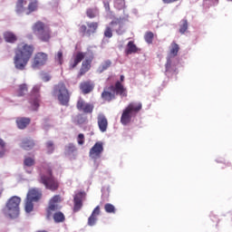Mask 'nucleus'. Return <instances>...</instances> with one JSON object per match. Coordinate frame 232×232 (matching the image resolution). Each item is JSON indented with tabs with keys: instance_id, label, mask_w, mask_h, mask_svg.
Instances as JSON below:
<instances>
[{
	"instance_id": "1",
	"label": "nucleus",
	"mask_w": 232,
	"mask_h": 232,
	"mask_svg": "<svg viewBox=\"0 0 232 232\" xmlns=\"http://www.w3.org/2000/svg\"><path fill=\"white\" fill-rule=\"evenodd\" d=\"M33 53H34L33 45H28L26 44L18 45V48L15 51L14 59V67L16 68V70H21V71L24 70Z\"/></svg>"
},
{
	"instance_id": "2",
	"label": "nucleus",
	"mask_w": 232,
	"mask_h": 232,
	"mask_svg": "<svg viewBox=\"0 0 232 232\" xmlns=\"http://www.w3.org/2000/svg\"><path fill=\"white\" fill-rule=\"evenodd\" d=\"M116 95L121 97H127V90L121 82H116L115 85H110V87H104L103 92L101 94L102 99L104 102H111L115 100Z\"/></svg>"
},
{
	"instance_id": "3",
	"label": "nucleus",
	"mask_w": 232,
	"mask_h": 232,
	"mask_svg": "<svg viewBox=\"0 0 232 232\" xmlns=\"http://www.w3.org/2000/svg\"><path fill=\"white\" fill-rule=\"evenodd\" d=\"M141 108L142 104L140 102H131L129 103L121 114V124L124 126L128 125L131 121V119L135 118L136 115L140 111Z\"/></svg>"
},
{
	"instance_id": "4",
	"label": "nucleus",
	"mask_w": 232,
	"mask_h": 232,
	"mask_svg": "<svg viewBox=\"0 0 232 232\" xmlns=\"http://www.w3.org/2000/svg\"><path fill=\"white\" fill-rule=\"evenodd\" d=\"M21 204V198L13 196L6 203L4 209L5 215L10 218H17L19 217V205Z\"/></svg>"
},
{
	"instance_id": "5",
	"label": "nucleus",
	"mask_w": 232,
	"mask_h": 232,
	"mask_svg": "<svg viewBox=\"0 0 232 232\" xmlns=\"http://www.w3.org/2000/svg\"><path fill=\"white\" fill-rule=\"evenodd\" d=\"M59 195H55L53 198H52L49 201V207L47 208V218L50 220V218H53L54 222L56 224H59Z\"/></svg>"
},
{
	"instance_id": "6",
	"label": "nucleus",
	"mask_w": 232,
	"mask_h": 232,
	"mask_svg": "<svg viewBox=\"0 0 232 232\" xmlns=\"http://www.w3.org/2000/svg\"><path fill=\"white\" fill-rule=\"evenodd\" d=\"M33 32L40 41H43L44 43L50 41V30L44 27V23L41 21L36 22L33 26Z\"/></svg>"
},
{
	"instance_id": "7",
	"label": "nucleus",
	"mask_w": 232,
	"mask_h": 232,
	"mask_svg": "<svg viewBox=\"0 0 232 232\" xmlns=\"http://www.w3.org/2000/svg\"><path fill=\"white\" fill-rule=\"evenodd\" d=\"M40 182L45 186L46 189L55 191L59 188V184L52 175V170L47 171V175L40 174Z\"/></svg>"
},
{
	"instance_id": "8",
	"label": "nucleus",
	"mask_w": 232,
	"mask_h": 232,
	"mask_svg": "<svg viewBox=\"0 0 232 232\" xmlns=\"http://www.w3.org/2000/svg\"><path fill=\"white\" fill-rule=\"evenodd\" d=\"M40 90L41 85H34L31 92L29 102L34 111H37V110H39V106H41V94H39Z\"/></svg>"
},
{
	"instance_id": "9",
	"label": "nucleus",
	"mask_w": 232,
	"mask_h": 232,
	"mask_svg": "<svg viewBox=\"0 0 232 232\" xmlns=\"http://www.w3.org/2000/svg\"><path fill=\"white\" fill-rule=\"evenodd\" d=\"M98 26V22H87V25L82 24L80 26V33L82 36L90 37L92 34L96 33Z\"/></svg>"
},
{
	"instance_id": "10",
	"label": "nucleus",
	"mask_w": 232,
	"mask_h": 232,
	"mask_svg": "<svg viewBox=\"0 0 232 232\" xmlns=\"http://www.w3.org/2000/svg\"><path fill=\"white\" fill-rule=\"evenodd\" d=\"M47 61H48V54L44 53H38L34 56L32 68H34V70H39L41 66H44V64H46Z\"/></svg>"
},
{
	"instance_id": "11",
	"label": "nucleus",
	"mask_w": 232,
	"mask_h": 232,
	"mask_svg": "<svg viewBox=\"0 0 232 232\" xmlns=\"http://www.w3.org/2000/svg\"><path fill=\"white\" fill-rule=\"evenodd\" d=\"M59 102L61 105L68 106L70 103V92H68V89L63 85V83H61L60 89H59Z\"/></svg>"
},
{
	"instance_id": "12",
	"label": "nucleus",
	"mask_w": 232,
	"mask_h": 232,
	"mask_svg": "<svg viewBox=\"0 0 232 232\" xmlns=\"http://www.w3.org/2000/svg\"><path fill=\"white\" fill-rule=\"evenodd\" d=\"M103 152V145L102 142H96L94 146L90 150L89 157L92 160H98L101 158L102 153Z\"/></svg>"
},
{
	"instance_id": "13",
	"label": "nucleus",
	"mask_w": 232,
	"mask_h": 232,
	"mask_svg": "<svg viewBox=\"0 0 232 232\" xmlns=\"http://www.w3.org/2000/svg\"><path fill=\"white\" fill-rule=\"evenodd\" d=\"M86 197V193L79 192L73 198V212H79L82 208V200Z\"/></svg>"
},
{
	"instance_id": "14",
	"label": "nucleus",
	"mask_w": 232,
	"mask_h": 232,
	"mask_svg": "<svg viewBox=\"0 0 232 232\" xmlns=\"http://www.w3.org/2000/svg\"><path fill=\"white\" fill-rule=\"evenodd\" d=\"M43 197V192L40 188H32L27 193V200H32L33 202H39Z\"/></svg>"
},
{
	"instance_id": "15",
	"label": "nucleus",
	"mask_w": 232,
	"mask_h": 232,
	"mask_svg": "<svg viewBox=\"0 0 232 232\" xmlns=\"http://www.w3.org/2000/svg\"><path fill=\"white\" fill-rule=\"evenodd\" d=\"M76 108L78 111L84 113H92L93 111V105H91V103H86L84 100H78L76 103Z\"/></svg>"
},
{
	"instance_id": "16",
	"label": "nucleus",
	"mask_w": 232,
	"mask_h": 232,
	"mask_svg": "<svg viewBox=\"0 0 232 232\" xmlns=\"http://www.w3.org/2000/svg\"><path fill=\"white\" fill-rule=\"evenodd\" d=\"M19 146L22 148V150L30 151V150H34V148H35V141L31 138H24Z\"/></svg>"
},
{
	"instance_id": "17",
	"label": "nucleus",
	"mask_w": 232,
	"mask_h": 232,
	"mask_svg": "<svg viewBox=\"0 0 232 232\" xmlns=\"http://www.w3.org/2000/svg\"><path fill=\"white\" fill-rule=\"evenodd\" d=\"M84 57H86L85 53H76V54L72 56V61L70 62V68L73 69L77 67V65L84 60Z\"/></svg>"
},
{
	"instance_id": "18",
	"label": "nucleus",
	"mask_w": 232,
	"mask_h": 232,
	"mask_svg": "<svg viewBox=\"0 0 232 232\" xmlns=\"http://www.w3.org/2000/svg\"><path fill=\"white\" fill-rule=\"evenodd\" d=\"M80 89L83 94H88L93 91L94 83L90 80L87 82H82V83H80Z\"/></svg>"
},
{
	"instance_id": "19",
	"label": "nucleus",
	"mask_w": 232,
	"mask_h": 232,
	"mask_svg": "<svg viewBox=\"0 0 232 232\" xmlns=\"http://www.w3.org/2000/svg\"><path fill=\"white\" fill-rule=\"evenodd\" d=\"M99 129L102 132H105L108 128V121L103 114H99L97 118Z\"/></svg>"
},
{
	"instance_id": "20",
	"label": "nucleus",
	"mask_w": 232,
	"mask_h": 232,
	"mask_svg": "<svg viewBox=\"0 0 232 232\" xmlns=\"http://www.w3.org/2000/svg\"><path fill=\"white\" fill-rule=\"evenodd\" d=\"M140 49L136 46L133 41H129L127 44V49L125 50L127 55L137 53Z\"/></svg>"
},
{
	"instance_id": "21",
	"label": "nucleus",
	"mask_w": 232,
	"mask_h": 232,
	"mask_svg": "<svg viewBox=\"0 0 232 232\" xmlns=\"http://www.w3.org/2000/svg\"><path fill=\"white\" fill-rule=\"evenodd\" d=\"M39 8V2L37 0H30L29 5L27 6V12L25 13L26 15H30V14L34 12H37Z\"/></svg>"
},
{
	"instance_id": "22",
	"label": "nucleus",
	"mask_w": 232,
	"mask_h": 232,
	"mask_svg": "<svg viewBox=\"0 0 232 232\" xmlns=\"http://www.w3.org/2000/svg\"><path fill=\"white\" fill-rule=\"evenodd\" d=\"M30 118H18L16 120L17 128L19 130H24L28 124H30Z\"/></svg>"
},
{
	"instance_id": "23",
	"label": "nucleus",
	"mask_w": 232,
	"mask_h": 232,
	"mask_svg": "<svg viewBox=\"0 0 232 232\" xmlns=\"http://www.w3.org/2000/svg\"><path fill=\"white\" fill-rule=\"evenodd\" d=\"M100 14L98 7H89L86 10V15L89 19H93L98 17Z\"/></svg>"
},
{
	"instance_id": "24",
	"label": "nucleus",
	"mask_w": 232,
	"mask_h": 232,
	"mask_svg": "<svg viewBox=\"0 0 232 232\" xmlns=\"http://www.w3.org/2000/svg\"><path fill=\"white\" fill-rule=\"evenodd\" d=\"M4 39L5 43L14 44L15 41H17V36L14 33L7 31L4 33Z\"/></svg>"
},
{
	"instance_id": "25",
	"label": "nucleus",
	"mask_w": 232,
	"mask_h": 232,
	"mask_svg": "<svg viewBox=\"0 0 232 232\" xmlns=\"http://www.w3.org/2000/svg\"><path fill=\"white\" fill-rule=\"evenodd\" d=\"M91 63H92V60H84V62H82V68L80 70V76L84 75V73H86V72H88V71H90Z\"/></svg>"
},
{
	"instance_id": "26",
	"label": "nucleus",
	"mask_w": 232,
	"mask_h": 232,
	"mask_svg": "<svg viewBox=\"0 0 232 232\" xmlns=\"http://www.w3.org/2000/svg\"><path fill=\"white\" fill-rule=\"evenodd\" d=\"M24 5H26V0H17L15 12L18 15L24 12Z\"/></svg>"
},
{
	"instance_id": "27",
	"label": "nucleus",
	"mask_w": 232,
	"mask_h": 232,
	"mask_svg": "<svg viewBox=\"0 0 232 232\" xmlns=\"http://www.w3.org/2000/svg\"><path fill=\"white\" fill-rule=\"evenodd\" d=\"M179 51V45L176 42H172L170 44L169 54L171 57H176Z\"/></svg>"
},
{
	"instance_id": "28",
	"label": "nucleus",
	"mask_w": 232,
	"mask_h": 232,
	"mask_svg": "<svg viewBox=\"0 0 232 232\" xmlns=\"http://www.w3.org/2000/svg\"><path fill=\"white\" fill-rule=\"evenodd\" d=\"M27 92H28V85H26V83L20 84L17 91V96L23 97V95H26Z\"/></svg>"
},
{
	"instance_id": "29",
	"label": "nucleus",
	"mask_w": 232,
	"mask_h": 232,
	"mask_svg": "<svg viewBox=\"0 0 232 232\" xmlns=\"http://www.w3.org/2000/svg\"><path fill=\"white\" fill-rule=\"evenodd\" d=\"M24 209L25 213H32L34 211V201L26 198Z\"/></svg>"
},
{
	"instance_id": "30",
	"label": "nucleus",
	"mask_w": 232,
	"mask_h": 232,
	"mask_svg": "<svg viewBox=\"0 0 232 232\" xmlns=\"http://www.w3.org/2000/svg\"><path fill=\"white\" fill-rule=\"evenodd\" d=\"M34 164H35V160H34L33 158L31 157L24 158V168H32V166H34Z\"/></svg>"
},
{
	"instance_id": "31",
	"label": "nucleus",
	"mask_w": 232,
	"mask_h": 232,
	"mask_svg": "<svg viewBox=\"0 0 232 232\" xmlns=\"http://www.w3.org/2000/svg\"><path fill=\"white\" fill-rule=\"evenodd\" d=\"M188 21L186 19H182L179 25V33L181 34H184L188 30Z\"/></svg>"
},
{
	"instance_id": "32",
	"label": "nucleus",
	"mask_w": 232,
	"mask_h": 232,
	"mask_svg": "<svg viewBox=\"0 0 232 232\" xmlns=\"http://www.w3.org/2000/svg\"><path fill=\"white\" fill-rule=\"evenodd\" d=\"M154 34L151 31L146 32L144 35L145 42L149 44H151L153 42Z\"/></svg>"
},
{
	"instance_id": "33",
	"label": "nucleus",
	"mask_w": 232,
	"mask_h": 232,
	"mask_svg": "<svg viewBox=\"0 0 232 232\" xmlns=\"http://www.w3.org/2000/svg\"><path fill=\"white\" fill-rule=\"evenodd\" d=\"M111 26H114V25H118L120 27V29L116 30V33L118 34H122L123 31L121 30L122 28V24L121 23L120 20H115V21H111L110 24Z\"/></svg>"
},
{
	"instance_id": "34",
	"label": "nucleus",
	"mask_w": 232,
	"mask_h": 232,
	"mask_svg": "<svg viewBox=\"0 0 232 232\" xmlns=\"http://www.w3.org/2000/svg\"><path fill=\"white\" fill-rule=\"evenodd\" d=\"M111 65V60H106L104 63H102L101 67H99L100 73L106 71Z\"/></svg>"
},
{
	"instance_id": "35",
	"label": "nucleus",
	"mask_w": 232,
	"mask_h": 232,
	"mask_svg": "<svg viewBox=\"0 0 232 232\" xmlns=\"http://www.w3.org/2000/svg\"><path fill=\"white\" fill-rule=\"evenodd\" d=\"M104 209L109 214H115V212H116V209H115L114 206L110 204V203L105 204Z\"/></svg>"
},
{
	"instance_id": "36",
	"label": "nucleus",
	"mask_w": 232,
	"mask_h": 232,
	"mask_svg": "<svg viewBox=\"0 0 232 232\" xmlns=\"http://www.w3.org/2000/svg\"><path fill=\"white\" fill-rule=\"evenodd\" d=\"M46 148H47L48 153H53V150H55V148L53 147V141H52V140L47 141Z\"/></svg>"
},
{
	"instance_id": "37",
	"label": "nucleus",
	"mask_w": 232,
	"mask_h": 232,
	"mask_svg": "<svg viewBox=\"0 0 232 232\" xmlns=\"http://www.w3.org/2000/svg\"><path fill=\"white\" fill-rule=\"evenodd\" d=\"M77 151V148L75 147V145L73 144H69L67 147H66V152L68 154H72L73 152Z\"/></svg>"
},
{
	"instance_id": "38",
	"label": "nucleus",
	"mask_w": 232,
	"mask_h": 232,
	"mask_svg": "<svg viewBox=\"0 0 232 232\" xmlns=\"http://www.w3.org/2000/svg\"><path fill=\"white\" fill-rule=\"evenodd\" d=\"M104 36L106 38H111L112 37V29H111V27H110V26L105 27Z\"/></svg>"
},
{
	"instance_id": "39",
	"label": "nucleus",
	"mask_w": 232,
	"mask_h": 232,
	"mask_svg": "<svg viewBox=\"0 0 232 232\" xmlns=\"http://www.w3.org/2000/svg\"><path fill=\"white\" fill-rule=\"evenodd\" d=\"M53 97H54L56 101H59V85H54L53 91Z\"/></svg>"
},
{
	"instance_id": "40",
	"label": "nucleus",
	"mask_w": 232,
	"mask_h": 232,
	"mask_svg": "<svg viewBox=\"0 0 232 232\" xmlns=\"http://www.w3.org/2000/svg\"><path fill=\"white\" fill-rule=\"evenodd\" d=\"M76 122L79 125L84 124L86 122V117H84L82 115H78L76 117Z\"/></svg>"
},
{
	"instance_id": "41",
	"label": "nucleus",
	"mask_w": 232,
	"mask_h": 232,
	"mask_svg": "<svg viewBox=\"0 0 232 232\" xmlns=\"http://www.w3.org/2000/svg\"><path fill=\"white\" fill-rule=\"evenodd\" d=\"M96 221H97V217L91 215V217L88 218V225L90 227H92L95 225Z\"/></svg>"
},
{
	"instance_id": "42",
	"label": "nucleus",
	"mask_w": 232,
	"mask_h": 232,
	"mask_svg": "<svg viewBox=\"0 0 232 232\" xmlns=\"http://www.w3.org/2000/svg\"><path fill=\"white\" fill-rule=\"evenodd\" d=\"M77 142L79 145H84V134H79L77 137Z\"/></svg>"
},
{
	"instance_id": "43",
	"label": "nucleus",
	"mask_w": 232,
	"mask_h": 232,
	"mask_svg": "<svg viewBox=\"0 0 232 232\" xmlns=\"http://www.w3.org/2000/svg\"><path fill=\"white\" fill-rule=\"evenodd\" d=\"M99 215H100V207L97 206V207L93 209V211H92V216H94V217L97 218V216H99Z\"/></svg>"
},
{
	"instance_id": "44",
	"label": "nucleus",
	"mask_w": 232,
	"mask_h": 232,
	"mask_svg": "<svg viewBox=\"0 0 232 232\" xmlns=\"http://www.w3.org/2000/svg\"><path fill=\"white\" fill-rule=\"evenodd\" d=\"M50 79H52V77H50V75H48L46 73L42 75V81H44V82H48V81H50Z\"/></svg>"
},
{
	"instance_id": "45",
	"label": "nucleus",
	"mask_w": 232,
	"mask_h": 232,
	"mask_svg": "<svg viewBox=\"0 0 232 232\" xmlns=\"http://www.w3.org/2000/svg\"><path fill=\"white\" fill-rule=\"evenodd\" d=\"M0 148L1 150H5L6 148V142L3 139L0 138Z\"/></svg>"
},
{
	"instance_id": "46",
	"label": "nucleus",
	"mask_w": 232,
	"mask_h": 232,
	"mask_svg": "<svg viewBox=\"0 0 232 232\" xmlns=\"http://www.w3.org/2000/svg\"><path fill=\"white\" fill-rule=\"evenodd\" d=\"M65 218H64V214H63L62 212H59V222H64Z\"/></svg>"
},
{
	"instance_id": "47",
	"label": "nucleus",
	"mask_w": 232,
	"mask_h": 232,
	"mask_svg": "<svg viewBox=\"0 0 232 232\" xmlns=\"http://www.w3.org/2000/svg\"><path fill=\"white\" fill-rule=\"evenodd\" d=\"M5 153H6V149H1V150H0V159H3V157H5Z\"/></svg>"
},
{
	"instance_id": "48",
	"label": "nucleus",
	"mask_w": 232,
	"mask_h": 232,
	"mask_svg": "<svg viewBox=\"0 0 232 232\" xmlns=\"http://www.w3.org/2000/svg\"><path fill=\"white\" fill-rule=\"evenodd\" d=\"M165 4H171V3H174V2H177L179 0H162Z\"/></svg>"
},
{
	"instance_id": "49",
	"label": "nucleus",
	"mask_w": 232,
	"mask_h": 232,
	"mask_svg": "<svg viewBox=\"0 0 232 232\" xmlns=\"http://www.w3.org/2000/svg\"><path fill=\"white\" fill-rule=\"evenodd\" d=\"M104 6H105L106 11L109 12L110 11V4L109 3H105Z\"/></svg>"
},
{
	"instance_id": "50",
	"label": "nucleus",
	"mask_w": 232,
	"mask_h": 232,
	"mask_svg": "<svg viewBox=\"0 0 232 232\" xmlns=\"http://www.w3.org/2000/svg\"><path fill=\"white\" fill-rule=\"evenodd\" d=\"M118 4L123 5L122 0H115V6H117Z\"/></svg>"
},
{
	"instance_id": "51",
	"label": "nucleus",
	"mask_w": 232,
	"mask_h": 232,
	"mask_svg": "<svg viewBox=\"0 0 232 232\" xmlns=\"http://www.w3.org/2000/svg\"><path fill=\"white\" fill-rule=\"evenodd\" d=\"M63 53H59V63H62Z\"/></svg>"
},
{
	"instance_id": "52",
	"label": "nucleus",
	"mask_w": 232,
	"mask_h": 232,
	"mask_svg": "<svg viewBox=\"0 0 232 232\" xmlns=\"http://www.w3.org/2000/svg\"><path fill=\"white\" fill-rule=\"evenodd\" d=\"M123 81H124V76L121 75V82H122Z\"/></svg>"
},
{
	"instance_id": "53",
	"label": "nucleus",
	"mask_w": 232,
	"mask_h": 232,
	"mask_svg": "<svg viewBox=\"0 0 232 232\" xmlns=\"http://www.w3.org/2000/svg\"><path fill=\"white\" fill-rule=\"evenodd\" d=\"M44 130H48V127L46 125H44Z\"/></svg>"
},
{
	"instance_id": "54",
	"label": "nucleus",
	"mask_w": 232,
	"mask_h": 232,
	"mask_svg": "<svg viewBox=\"0 0 232 232\" xmlns=\"http://www.w3.org/2000/svg\"><path fill=\"white\" fill-rule=\"evenodd\" d=\"M56 59H59V53H57L56 54Z\"/></svg>"
},
{
	"instance_id": "55",
	"label": "nucleus",
	"mask_w": 232,
	"mask_h": 232,
	"mask_svg": "<svg viewBox=\"0 0 232 232\" xmlns=\"http://www.w3.org/2000/svg\"><path fill=\"white\" fill-rule=\"evenodd\" d=\"M27 171V173H32V170H26Z\"/></svg>"
}]
</instances>
